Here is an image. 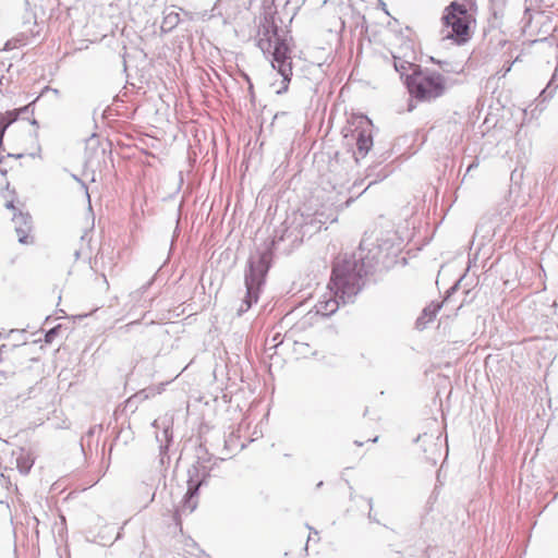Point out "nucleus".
Returning a JSON list of instances; mask_svg holds the SVG:
<instances>
[{"label":"nucleus","mask_w":558,"mask_h":558,"mask_svg":"<svg viewBox=\"0 0 558 558\" xmlns=\"http://www.w3.org/2000/svg\"><path fill=\"white\" fill-rule=\"evenodd\" d=\"M367 502H368V506H369V512H368V519L374 521V522H378L376 519H375V515H372V510H373V498H368L367 499Z\"/></svg>","instance_id":"5701e85b"},{"label":"nucleus","mask_w":558,"mask_h":558,"mask_svg":"<svg viewBox=\"0 0 558 558\" xmlns=\"http://www.w3.org/2000/svg\"><path fill=\"white\" fill-rule=\"evenodd\" d=\"M16 463L22 474H27L33 465V462H29L28 459L24 457H19Z\"/></svg>","instance_id":"f3484780"},{"label":"nucleus","mask_w":558,"mask_h":558,"mask_svg":"<svg viewBox=\"0 0 558 558\" xmlns=\"http://www.w3.org/2000/svg\"><path fill=\"white\" fill-rule=\"evenodd\" d=\"M270 268V252L269 250L258 254L252 255L247 262V270L245 271V287L246 294L238 310V316L247 312L253 303H256L259 298V291L265 283V278Z\"/></svg>","instance_id":"20e7f679"},{"label":"nucleus","mask_w":558,"mask_h":558,"mask_svg":"<svg viewBox=\"0 0 558 558\" xmlns=\"http://www.w3.org/2000/svg\"><path fill=\"white\" fill-rule=\"evenodd\" d=\"M140 326L138 320L131 322L129 324H125L124 326L120 327L119 330L122 332H130L134 327Z\"/></svg>","instance_id":"4be33fe9"},{"label":"nucleus","mask_w":558,"mask_h":558,"mask_svg":"<svg viewBox=\"0 0 558 558\" xmlns=\"http://www.w3.org/2000/svg\"><path fill=\"white\" fill-rule=\"evenodd\" d=\"M3 338V335L0 332V339Z\"/></svg>","instance_id":"58836bf2"},{"label":"nucleus","mask_w":558,"mask_h":558,"mask_svg":"<svg viewBox=\"0 0 558 558\" xmlns=\"http://www.w3.org/2000/svg\"><path fill=\"white\" fill-rule=\"evenodd\" d=\"M322 485H323V482H319V483L317 484V487H322Z\"/></svg>","instance_id":"e433bc0d"},{"label":"nucleus","mask_w":558,"mask_h":558,"mask_svg":"<svg viewBox=\"0 0 558 558\" xmlns=\"http://www.w3.org/2000/svg\"><path fill=\"white\" fill-rule=\"evenodd\" d=\"M477 167H478V160H477V159H475L474 161H472V162L469 165V167H468V169H466V173L471 172L473 169H476Z\"/></svg>","instance_id":"b1692460"},{"label":"nucleus","mask_w":558,"mask_h":558,"mask_svg":"<svg viewBox=\"0 0 558 558\" xmlns=\"http://www.w3.org/2000/svg\"><path fill=\"white\" fill-rule=\"evenodd\" d=\"M87 235H88L87 232H85L83 235H81V238H80L81 245H84V244L88 245L89 240H87ZM82 251H83V246L74 250L75 259H78L81 257Z\"/></svg>","instance_id":"aec40b11"},{"label":"nucleus","mask_w":558,"mask_h":558,"mask_svg":"<svg viewBox=\"0 0 558 558\" xmlns=\"http://www.w3.org/2000/svg\"><path fill=\"white\" fill-rule=\"evenodd\" d=\"M472 14L465 4L451 1L442 11L441 24L448 28L445 38L451 39L457 45H464L471 39Z\"/></svg>","instance_id":"39448f33"},{"label":"nucleus","mask_w":558,"mask_h":558,"mask_svg":"<svg viewBox=\"0 0 558 558\" xmlns=\"http://www.w3.org/2000/svg\"><path fill=\"white\" fill-rule=\"evenodd\" d=\"M410 95L418 101L430 102L441 97L446 92V78L436 71L415 68L405 77Z\"/></svg>","instance_id":"7ed1b4c3"},{"label":"nucleus","mask_w":558,"mask_h":558,"mask_svg":"<svg viewBox=\"0 0 558 558\" xmlns=\"http://www.w3.org/2000/svg\"><path fill=\"white\" fill-rule=\"evenodd\" d=\"M209 472V468L199 460L187 470V490L177 514H190L196 509L198 490L207 484Z\"/></svg>","instance_id":"6e6552de"},{"label":"nucleus","mask_w":558,"mask_h":558,"mask_svg":"<svg viewBox=\"0 0 558 558\" xmlns=\"http://www.w3.org/2000/svg\"><path fill=\"white\" fill-rule=\"evenodd\" d=\"M306 527L314 534H317V531H315L311 525L306 524Z\"/></svg>","instance_id":"7c9ffc66"},{"label":"nucleus","mask_w":558,"mask_h":558,"mask_svg":"<svg viewBox=\"0 0 558 558\" xmlns=\"http://www.w3.org/2000/svg\"><path fill=\"white\" fill-rule=\"evenodd\" d=\"M375 182H376L375 180H374V181H371V182L368 183V186H367V187H369L371 185H373Z\"/></svg>","instance_id":"72a5a7b5"},{"label":"nucleus","mask_w":558,"mask_h":558,"mask_svg":"<svg viewBox=\"0 0 558 558\" xmlns=\"http://www.w3.org/2000/svg\"><path fill=\"white\" fill-rule=\"evenodd\" d=\"M377 440H378V437L371 439V441H373V442H376Z\"/></svg>","instance_id":"f704fd0d"},{"label":"nucleus","mask_w":558,"mask_h":558,"mask_svg":"<svg viewBox=\"0 0 558 558\" xmlns=\"http://www.w3.org/2000/svg\"><path fill=\"white\" fill-rule=\"evenodd\" d=\"M291 215L292 217L302 219L300 220L301 226L298 227L300 228L303 238H311L315 233L319 232L324 225V221L322 220L323 214L315 213L312 215L300 211H292Z\"/></svg>","instance_id":"9d476101"},{"label":"nucleus","mask_w":558,"mask_h":558,"mask_svg":"<svg viewBox=\"0 0 558 558\" xmlns=\"http://www.w3.org/2000/svg\"><path fill=\"white\" fill-rule=\"evenodd\" d=\"M5 132V126H0V148L2 147V140Z\"/></svg>","instance_id":"bb28decb"},{"label":"nucleus","mask_w":558,"mask_h":558,"mask_svg":"<svg viewBox=\"0 0 558 558\" xmlns=\"http://www.w3.org/2000/svg\"><path fill=\"white\" fill-rule=\"evenodd\" d=\"M121 537V533H118L116 539L120 538Z\"/></svg>","instance_id":"4c0bfd02"},{"label":"nucleus","mask_w":558,"mask_h":558,"mask_svg":"<svg viewBox=\"0 0 558 558\" xmlns=\"http://www.w3.org/2000/svg\"><path fill=\"white\" fill-rule=\"evenodd\" d=\"M355 445H357V446H362V445H363V442H360V441H357V440H356V441H355Z\"/></svg>","instance_id":"c9c22d12"},{"label":"nucleus","mask_w":558,"mask_h":558,"mask_svg":"<svg viewBox=\"0 0 558 558\" xmlns=\"http://www.w3.org/2000/svg\"><path fill=\"white\" fill-rule=\"evenodd\" d=\"M7 207H8V208H12V209H14L13 202H8V203H7Z\"/></svg>","instance_id":"c756f323"},{"label":"nucleus","mask_w":558,"mask_h":558,"mask_svg":"<svg viewBox=\"0 0 558 558\" xmlns=\"http://www.w3.org/2000/svg\"><path fill=\"white\" fill-rule=\"evenodd\" d=\"M29 122L32 125L36 126L37 129L39 128V123L36 119L33 118Z\"/></svg>","instance_id":"cd10ccee"},{"label":"nucleus","mask_w":558,"mask_h":558,"mask_svg":"<svg viewBox=\"0 0 558 558\" xmlns=\"http://www.w3.org/2000/svg\"><path fill=\"white\" fill-rule=\"evenodd\" d=\"M151 281L150 280L148 283L144 284L143 287H141L140 289L133 291L131 294H130V298L131 300L136 304L140 302L142 295L147 291V289L149 288V286L151 284Z\"/></svg>","instance_id":"a211bd4d"},{"label":"nucleus","mask_w":558,"mask_h":558,"mask_svg":"<svg viewBox=\"0 0 558 558\" xmlns=\"http://www.w3.org/2000/svg\"><path fill=\"white\" fill-rule=\"evenodd\" d=\"M8 157L21 158V157H22V155H21V154H17L16 156H13V155L9 154V155H8Z\"/></svg>","instance_id":"2f4dec72"},{"label":"nucleus","mask_w":558,"mask_h":558,"mask_svg":"<svg viewBox=\"0 0 558 558\" xmlns=\"http://www.w3.org/2000/svg\"><path fill=\"white\" fill-rule=\"evenodd\" d=\"M557 87L558 83H556V77L554 75L551 80L548 82L547 86L541 92L539 98H542L543 101L550 99L554 96V93Z\"/></svg>","instance_id":"2eb2a0df"},{"label":"nucleus","mask_w":558,"mask_h":558,"mask_svg":"<svg viewBox=\"0 0 558 558\" xmlns=\"http://www.w3.org/2000/svg\"><path fill=\"white\" fill-rule=\"evenodd\" d=\"M72 178H73L75 181L80 182V183H81V185L83 186V189H84L85 191H87V186H86V184H85V183H84V182H83V181H82L77 175L72 174Z\"/></svg>","instance_id":"393cba45"},{"label":"nucleus","mask_w":558,"mask_h":558,"mask_svg":"<svg viewBox=\"0 0 558 558\" xmlns=\"http://www.w3.org/2000/svg\"><path fill=\"white\" fill-rule=\"evenodd\" d=\"M12 221L14 223L15 232L19 236V242L22 244H27L28 234L32 230V217L27 213L24 214L20 211L13 216Z\"/></svg>","instance_id":"f8f14e48"},{"label":"nucleus","mask_w":558,"mask_h":558,"mask_svg":"<svg viewBox=\"0 0 558 558\" xmlns=\"http://www.w3.org/2000/svg\"><path fill=\"white\" fill-rule=\"evenodd\" d=\"M336 264H353L354 272H359V286L363 287V277L375 269L376 266L384 263L383 247L379 244L367 243L363 239L359 246V253L352 256H339Z\"/></svg>","instance_id":"0eeeda50"},{"label":"nucleus","mask_w":558,"mask_h":558,"mask_svg":"<svg viewBox=\"0 0 558 558\" xmlns=\"http://www.w3.org/2000/svg\"><path fill=\"white\" fill-rule=\"evenodd\" d=\"M311 539H312V537H311V535H310V536L307 537V542H310ZM306 544H308V543H306ZM304 549H305V550H307V545H305V548H304Z\"/></svg>","instance_id":"473e14b6"},{"label":"nucleus","mask_w":558,"mask_h":558,"mask_svg":"<svg viewBox=\"0 0 558 558\" xmlns=\"http://www.w3.org/2000/svg\"><path fill=\"white\" fill-rule=\"evenodd\" d=\"M3 163H4V162H3V160H2V159H0V173H1L2 175H5V174H7V168L4 167V165H3Z\"/></svg>","instance_id":"a878e982"},{"label":"nucleus","mask_w":558,"mask_h":558,"mask_svg":"<svg viewBox=\"0 0 558 558\" xmlns=\"http://www.w3.org/2000/svg\"><path fill=\"white\" fill-rule=\"evenodd\" d=\"M38 98H39V96L36 97L33 101H31L26 106L17 108L16 111L20 112V117H23V119H26V117H24L25 114L33 116L34 114V105L38 100Z\"/></svg>","instance_id":"6ab92c4d"},{"label":"nucleus","mask_w":558,"mask_h":558,"mask_svg":"<svg viewBox=\"0 0 558 558\" xmlns=\"http://www.w3.org/2000/svg\"><path fill=\"white\" fill-rule=\"evenodd\" d=\"M277 7L275 0L263 1V15L259 20L257 46L264 53L272 57V68L282 76L283 86L277 93L288 90L292 76V62L287 35H281L276 23Z\"/></svg>","instance_id":"f257e3e1"},{"label":"nucleus","mask_w":558,"mask_h":558,"mask_svg":"<svg viewBox=\"0 0 558 558\" xmlns=\"http://www.w3.org/2000/svg\"><path fill=\"white\" fill-rule=\"evenodd\" d=\"M244 76H245V80L247 81V83L250 84V89H252V88H253V85H252V83H251V81H250V77H248L247 75H244Z\"/></svg>","instance_id":"c85d7f7f"},{"label":"nucleus","mask_w":558,"mask_h":558,"mask_svg":"<svg viewBox=\"0 0 558 558\" xmlns=\"http://www.w3.org/2000/svg\"><path fill=\"white\" fill-rule=\"evenodd\" d=\"M441 308V304L438 302H432L428 304L422 312L421 316L416 319V327L418 329H424L426 325L432 322L435 317L438 311Z\"/></svg>","instance_id":"ddd939ff"},{"label":"nucleus","mask_w":558,"mask_h":558,"mask_svg":"<svg viewBox=\"0 0 558 558\" xmlns=\"http://www.w3.org/2000/svg\"><path fill=\"white\" fill-rule=\"evenodd\" d=\"M19 118H20V112L16 111V109H14L12 111H7L5 114L1 119V123H2L1 126H5V129H7L10 124L15 122Z\"/></svg>","instance_id":"dca6fc26"},{"label":"nucleus","mask_w":558,"mask_h":558,"mask_svg":"<svg viewBox=\"0 0 558 558\" xmlns=\"http://www.w3.org/2000/svg\"><path fill=\"white\" fill-rule=\"evenodd\" d=\"M180 23V14L178 12L171 11L163 16L161 23L162 32H171L173 28L178 26Z\"/></svg>","instance_id":"4468645a"},{"label":"nucleus","mask_w":558,"mask_h":558,"mask_svg":"<svg viewBox=\"0 0 558 558\" xmlns=\"http://www.w3.org/2000/svg\"><path fill=\"white\" fill-rule=\"evenodd\" d=\"M364 123L366 128H356L354 131V137L356 141V153H354L355 160H359V157L364 158L367 153L373 147V136H372V122L365 118Z\"/></svg>","instance_id":"1a4fd4ad"},{"label":"nucleus","mask_w":558,"mask_h":558,"mask_svg":"<svg viewBox=\"0 0 558 558\" xmlns=\"http://www.w3.org/2000/svg\"><path fill=\"white\" fill-rule=\"evenodd\" d=\"M301 218L292 217L291 214L287 216L284 221L275 229L272 239L269 245L262 251H258L255 255H258L267 250L270 252V260L272 259V252L276 251L280 254L288 255L294 248L299 247L303 242L304 238L298 226L300 225Z\"/></svg>","instance_id":"423d86ee"},{"label":"nucleus","mask_w":558,"mask_h":558,"mask_svg":"<svg viewBox=\"0 0 558 558\" xmlns=\"http://www.w3.org/2000/svg\"><path fill=\"white\" fill-rule=\"evenodd\" d=\"M359 272H354V265L333 263L328 291L317 301L314 308L316 314L328 317L337 312L339 305L353 302L361 291Z\"/></svg>","instance_id":"f03ea898"},{"label":"nucleus","mask_w":558,"mask_h":558,"mask_svg":"<svg viewBox=\"0 0 558 558\" xmlns=\"http://www.w3.org/2000/svg\"><path fill=\"white\" fill-rule=\"evenodd\" d=\"M393 57V66L395 70L400 74L401 78L405 81L409 71H414L418 65L415 64L412 60L414 59V51L411 50L409 53H401V51H397L392 53Z\"/></svg>","instance_id":"9b49d317"},{"label":"nucleus","mask_w":558,"mask_h":558,"mask_svg":"<svg viewBox=\"0 0 558 558\" xmlns=\"http://www.w3.org/2000/svg\"><path fill=\"white\" fill-rule=\"evenodd\" d=\"M59 329H60V326H56V327L51 328L50 330H48L45 336V341L51 342L53 340L54 336L58 333Z\"/></svg>","instance_id":"412c9836"}]
</instances>
